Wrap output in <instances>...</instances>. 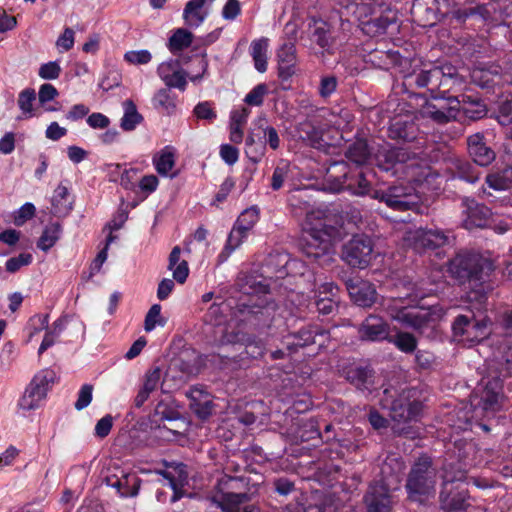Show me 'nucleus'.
<instances>
[{
    "label": "nucleus",
    "mask_w": 512,
    "mask_h": 512,
    "mask_svg": "<svg viewBox=\"0 0 512 512\" xmlns=\"http://www.w3.org/2000/svg\"><path fill=\"white\" fill-rule=\"evenodd\" d=\"M295 215L305 213L303 222V252L308 258L318 260L327 256L333 241L340 237V220L329 209H311V196L307 189H295L288 196Z\"/></svg>",
    "instance_id": "nucleus-1"
},
{
    "label": "nucleus",
    "mask_w": 512,
    "mask_h": 512,
    "mask_svg": "<svg viewBox=\"0 0 512 512\" xmlns=\"http://www.w3.org/2000/svg\"><path fill=\"white\" fill-rule=\"evenodd\" d=\"M493 263L478 253L460 252L449 263V272L460 282H469L471 287L467 299L475 303V308L485 307L487 290L485 278L493 271Z\"/></svg>",
    "instance_id": "nucleus-2"
},
{
    "label": "nucleus",
    "mask_w": 512,
    "mask_h": 512,
    "mask_svg": "<svg viewBox=\"0 0 512 512\" xmlns=\"http://www.w3.org/2000/svg\"><path fill=\"white\" fill-rule=\"evenodd\" d=\"M373 161L385 171L395 169L396 173L401 170L410 181L414 182H421L429 174L415 154L403 147H393L388 143L379 145L374 150Z\"/></svg>",
    "instance_id": "nucleus-3"
},
{
    "label": "nucleus",
    "mask_w": 512,
    "mask_h": 512,
    "mask_svg": "<svg viewBox=\"0 0 512 512\" xmlns=\"http://www.w3.org/2000/svg\"><path fill=\"white\" fill-rule=\"evenodd\" d=\"M437 469L432 459L427 455L420 456L411 466L405 489L408 499L425 503L435 496L437 484Z\"/></svg>",
    "instance_id": "nucleus-4"
},
{
    "label": "nucleus",
    "mask_w": 512,
    "mask_h": 512,
    "mask_svg": "<svg viewBox=\"0 0 512 512\" xmlns=\"http://www.w3.org/2000/svg\"><path fill=\"white\" fill-rule=\"evenodd\" d=\"M325 180L327 189L335 193L347 190L353 195L364 196L370 191V183L363 173L350 172L345 162L333 163L327 169Z\"/></svg>",
    "instance_id": "nucleus-5"
},
{
    "label": "nucleus",
    "mask_w": 512,
    "mask_h": 512,
    "mask_svg": "<svg viewBox=\"0 0 512 512\" xmlns=\"http://www.w3.org/2000/svg\"><path fill=\"white\" fill-rule=\"evenodd\" d=\"M372 198L379 200L396 211L414 210L420 203V196L411 185L396 184L382 190H375Z\"/></svg>",
    "instance_id": "nucleus-6"
},
{
    "label": "nucleus",
    "mask_w": 512,
    "mask_h": 512,
    "mask_svg": "<svg viewBox=\"0 0 512 512\" xmlns=\"http://www.w3.org/2000/svg\"><path fill=\"white\" fill-rule=\"evenodd\" d=\"M418 88H427L431 96L449 84L459 83L456 69L451 65L433 66L430 69L421 70L419 73L408 76Z\"/></svg>",
    "instance_id": "nucleus-7"
},
{
    "label": "nucleus",
    "mask_w": 512,
    "mask_h": 512,
    "mask_svg": "<svg viewBox=\"0 0 512 512\" xmlns=\"http://www.w3.org/2000/svg\"><path fill=\"white\" fill-rule=\"evenodd\" d=\"M491 322L486 317L476 319L475 315L468 317L459 315L453 322V335L458 342L475 344L484 340L490 334Z\"/></svg>",
    "instance_id": "nucleus-8"
},
{
    "label": "nucleus",
    "mask_w": 512,
    "mask_h": 512,
    "mask_svg": "<svg viewBox=\"0 0 512 512\" xmlns=\"http://www.w3.org/2000/svg\"><path fill=\"white\" fill-rule=\"evenodd\" d=\"M55 374L52 370H41L34 375L24 394L18 401V407L23 411H31L39 408L45 399L48 390L54 383Z\"/></svg>",
    "instance_id": "nucleus-9"
},
{
    "label": "nucleus",
    "mask_w": 512,
    "mask_h": 512,
    "mask_svg": "<svg viewBox=\"0 0 512 512\" xmlns=\"http://www.w3.org/2000/svg\"><path fill=\"white\" fill-rule=\"evenodd\" d=\"M373 241L367 235H354L342 249V259L351 267L364 269L373 257Z\"/></svg>",
    "instance_id": "nucleus-10"
},
{
    "label": "nucleus",
    "mask_w": 512,
    "mask_h": 512,
    "mask_svg": "<svg viewBox=\"0 0 512 512\" xmlns=\"http://www.w3.org/2000/svg\"><path fill=\"white\" fill-rule=\"evenodd\" d=\"M422 411V403L418 398V390L408 388L393 400L390 415L394 421L408 422L416 420Z\"/></svg>",
    "instance_id": "nucleus-11"
},
{
    "label": "nucleus",
    "mask_w": 512,
    "mask_h": 512,
    "mask_svg": "<svg viewBox=\"0 0 512 512\" xmlns=\"http://www.w3.org/2000/svg\"><path fill=\"white\" fill-rule=\"evenodd\" d=\"M503 400L502 386L496 379L488 381L479 395L475 394L473 401L475 412L483 416L495 414Z\"/></svg>",
    "instance_id": "nucleus-12"
},
{
    "label": "nucleus",
    "mask_w": 512,
    "mask_h": 512,
    "mask_svg": "<svg viewBox=\"0 0 512 512\" xmlns=\"http://www.w3.org/2000/svg\"><path fill=\"white\" fill-rule=\"evenodd\" d=\"M405 241L416 251H421L444 246L448 242V236L440 229L418 228L408 231Z\"/></svg>",
    "instance_id": "nucleus-13"
},
{
    "label": "nucleus",
    "mask_w": 512,
    "mask_h": 512,
    "mask_svg": "<svg viewBox=\"0 0 512 512\" xmlns=\"http://www.w3.org/2000/svg\"><path fill=\"white\" fill-rule=\"evenodd\" d=\"M230 304L226 301L213 303L204 316V321L207 324L220 328L222 337L221 344H236L243 340V336L239 333H228L222 328L227 322L228 312L230 311Z\"/></svg>",
    "instance_id": "nucleus-14"
},
{
    "label": "nucleus",
    "mask_w": 512,
    "mask_h": 512,
    "mask_svg": "<svg viewBox=\"0 0 512 512\" xmlns=\"http://www.w3.org/2000/svg\"><path fill=\"white\" fill-rule=\"evenodd\" d=\"M330 332L318 325H309L287 338L286 344L289 349L293 347H305L312 344L324 348L329 340Z\"/></svg>",
    "instance_id": "nucleus-15"
},
{
    "label": "nucleus",
    "mask_w": 512,
    "mask_h": 512,
    "mask_svg": "<svg viewBox=\"0 0 512 512\" xmlns=\"http://www.w3.org/2000/svg\"><path fill=\"white\" fill-rule=\"evenodd\" d=\"M364 501L367 512H391L390 489L383 480L374 482L369 486Z\"/></svg>",
    "instance_id": "nucleus-16"
},
{
    "label": "nucleus",
    "mask_w": 512,
    "mask_h": 512,
    "mask_svg": "<svg viewBox=\"0 0 512 512\" xmlns=\"http://www.w3.org/2000/svg\"><path fill=\"white\" fill-rule=\"evenodd\" d=\"M357 332L361 341L380 342L388 339L390 327L382 317L370 314L358 326Z\"/></svg>",
    "instance_id": "nucleus-17"
},
{
    "label": "nucleus",
    "mask_w": 512,
    "mask_h": 512,
    "mask_svg": "<svg viewBox=\"0 0 512 512\" xmlns=\"http://www.w3.org/2000/svg\"><path fill=\"white\" fill-rule=\"evenodd\" d=\"M464 479V474L459 472L458 475L454 477H450L447 473L443 476V485L444 489L440 493V503H441V511L442 512H464L467 503H466V493L464 491H459L457 493L446 494L447 486L453 482H460Z\"/></svg>",
    "instance_id": "nucleus-18"
},
{
    "label": "nucleus",
    "mask_w": 512,
    "mask_h": 512,
    "mask_svg": "<svg viewBox=\"0 0 512 512\" xmlns=\"http://www.w3.org/2000/svg\"><path fill=\"white\" fill-rule=\"evenodd\" d=\"M159 474L167 480V485L173 490L171 502H177L184 497L183 488L188 484V472L183 463H172L166 470L159 471Z\"/></svg>",
    "instance_id": "nucleus-19"
},
{
    "label": "nucleus",
    "mask_w": 512,
    "mask_h": 512,
    "mask_svg": "<svg viewBox=\"0 0 512 512\" xmlns=\"http://www.w3.org/2000/svg\"><path fill=\"white\" fill-rule=\"evenodd\" d=\"M245 294H252L247 301H243V312L251 314L262 313L261 309L268 310L266 297L258 296L257 293H267V285L254 278H246L243 286Z\"/></svg>",
    "instance_id": "nucleus-20"
},
{
    "label": "nucleus",
    "mask_w": 512,
    "mask_h": 512,
    "mask_svg": "<svg viewBox=\"0 0 512 512\" xmlns=\"http://www.w3.org/2000/svg\"><path fill=\"white\" fill-rule=\"evenodd\" d=\"M157 74L169 88H177L184 91L187 86V73L181 67L179 60L170 59L162 62L157 68Z\"/></svg>",
    "instance_id": "nucleus-21"
},
{
    "label": "nucleus",
    "mask_w": 512,
    "mask_h": 512,
    "mask_svg": "<svg viewBox=\"0 0 512 512\" xmlns=\"http://www.w3.org/2000/svg\"><path fill=\"white\" fill-rule=\"evenodd\" d=\"M346 289L351 299L361 307H370L376 300V290L373 284L359 277L346 281Z\"/></svg>",
    "instance_id": "nucleus-22"
},
{
    "label": "nucleus",
    "mask_w": 512,
    "mask_h": 512,
    "mask_svg": "<svg viewBox=\"0 0 512 512\" xmlns=\"http://www.w3.org/2000/svg\"><path fill=\"white\" fill-rule=\"evenodd\" d=\"M391 317L402 325L415 330H423L429 326L430 322V313L426 309L416 307L397 308L395 313H391Z\"/></svg>",
    "instance_id": "nucleus-23"
},
{
    "label": "nucleus",
    "mask_w": 512,
    "mask_h": 512,
    "mask_svg": "<svg viewBox=\"0 0 512 512\" xmlns=\"http://www.w3.org/2000/svg\"><path fill=\"white\" fill-rule=\"evenodd\" d=\"M463 205L465 207L463 211L464 228L472 230L474 228H484L487 226L491 215V211L487 206L478 204L474 200L469 199L464 200Z\"/></svg>",
    "instance_id": "nucleus-24"
},
{
    "label": "nucleus",
    "mask_w": 512,
    "mask_h": 512,
    "mask_svg": "<svg viewBox=\"0 0 512 512\" xmlns=\"http://www.w3.org/2000/svg\"><path fill=\"white\" fill-rule=\"evenodd\" d=\"M469 155L479 166H488L495 159V152L486 145L483 135L477 133L467 138Z\"/></svg>",
    "instance_id": "nucleus-25"
},
{
    "label": "nucleus",
    "mask_w": 512,
    "mask_h": 512,
    "mask_svg": "<svg viewBox=\"0 0 512 512\" xmlns=\"http://www.w3.org/2000/svg\"><path fill=\"white\" fill-rule=\"evenodd\" d=\"M337 292L338 288L333 283H324L321 285L318 298L315 300L316 308L321 314L328 315L334 311Z\"/></svg>",
    "instance_id": "nucleus-26"
},
{
    "label": "nucleus",
    "mask_w": 512,
    "mask_h": 512,
    "mask_svg": "<svg viewBox=\"0 0 512 512\" xmlns=\"http://www.w3.org/2000/svg\"><path fill=\"white\" fill-rule=\"evenodd\" d=\"M309 34L313 42L322 49L329 51L333 40L330 35V26L327 22L314 19L312 23L309 24Z\"/></svg>",
    "instance_id": "nucleus-27"
},
{
    "label": "nucleus",
    "mask_w": 512,
    "mask_h": 512,
    "mask_svg": "<svg viewBox=\"0 0 512 512\" xmlns=\"http://www.w3.org/2000/svg\"><path fill=\"white\" fill-rule=\"evenodd\" d=\"M190 409L201 419H206L212 414V401L207 393L193 389L190 394Z\"/></svg>",
    "instance_id": "nucleus-28"
},
{
    "label": "nucleus",
    "mask_w": 512,
    "mask_h": 512,
    "mask_svg": "<svg viewBox=\"0 0 512 512\" xmlns=\"http://www.w3.org/2000/svg\"><path fill=\"white\" fill-rule=\"evenodd\" d=\"M181 248L175 246L170 252L168 270L173 272V279L179 284L185 283L189 275V266L186 260H180Z\"/></svg>",
    "instance_id": "nucleus-29"
},
{
    "label": "nucleus",
    "mask_w": 512,
    "mask_h": 512,
    "mask_svg": "<svg viewBox=\"0 0 512 512\" xmlns=\"http://www.w3.org/2000/svg\"><path fill=\"white\" fill-rule=\"evenodd\" d=\"M268 47L269 39L266 37L253 40L250 45V55L253 59L254 67L260 73H264L267 70Z\"/></svg>",
    "instance_id": "nucleus-30"
},
{
    "label": "nucleus",
    "mask_w": 512,
    "mask_h": 512,
    "mask_svg": "<svg viewBox=\"0 0 512 512\" xmlns=\"http://www.w3.org/2000/svg\"><path fill=\"white\" fill-rule=\"evenodd\" d=\"M206 0H190L186 3L183 10V19L190 27H199L207 17L203 6Z\"/></svg>",
    "instance_id": "nucleus-31"
},
{
    "label": "nucleus",
    "mask_w": 512,
    "mask_h": 512,
    "mask_svg": "<svg viewBox=\"0 0 512 512\" xmlns=\"http://www.w3.org/2000/svg\"><path fill=\"white\" fill-rule=\"evenodd\" d=\"M346 378L358 389L371 391L373 386V371L368 367L357 366L347 371Z\"/></svg>",
    "instance_id": "nucleus-32"
},
{
    "label": "nucleus",
    "mask_w": 512,
    "mask_h": 512,
    "mask_svg": "<svg viewBox=\"0 0 512 512\" xmlns=\"http://www.w3.org/2000/svg\"><path fill=\"white\" fill-rule=\"evenodd\" d=\"M293 177L292 167L289 161L280 159L271 176L270 187L273 191H278L284 187V184Z\"/></svg>",
    "instance_id": "nucleus-33"
},
{
    "label": "nucleus",
    "mask_w": 512,
    "mask_h": 512,
    "mask_svg": "<svg viewBox=\"0 0 512 512\" xmlns=\"http://www.w3.org/2000/svg\"><path fill=\"white\" fill-rule=\"evenodd\" d=\"M455 84H449L447 87L441 89L437 93L433 94L431 98L436 101V103H430L435 106L439 110L448 111L450 107H454V112H456V119L460 114V99L458 97L450 96L449 91Z\"/></svg>",
    "instance_id": "nucleus-34"
},
{
    "label": "nucleus",
    "mask_w": 512,
    "mask_h": 512,
    "mask_svg": "<svg viewBox=\"0 0 512 512\" xmlns=\"http://www.w3.org/2000/svg\"><path fill=\"white\" fill-rule=\"evenodd\" d=\"M63 229L60 223L53 222L45 226L41 236L37 241V247L47 252L49 251L61 238Z\"/></svg>",
    "instance_id": "nucleus-35"
},
{
    "label": "nucleus",
    "mask_w": 512,
    "mask_h": 512,
    "mask_svg": "<svg viewBox=\"0 0 512 512\" xmlns=\"http://www.w3.org/2000/svg\"><path fill=\"white\" fill-rule=\"evenodd\" d=\"M109 485L115 488L122 497H133L139 492L140 479L134 474H127L110 482Z\"/></svg>",
    "instance_id": "nucleus-36"
},
{
    "label": "nucleus",
    "mask_w": 512,
    "mask_h": 512,
    "mask_svg": "<svg viewBox=\"0 0 512 512\" xmlns=\"http://www.w3.org/2000/svg\"><path fill=\"white\" fill-rule=\"evenodd\" d=\"M152 162L159 175L164 177L168 176L169 172L175 166V153L173 148L166 146L153 156Z\"/></svg>",
    "instance_id": "nucleus-37"
},
{
    "label": "nucleus",
    "mask_w": 512,
    "mask_h": 512,
    "mask_svg": "<svg viewBox=\"0 0 512 512\" xmlns=\"http://www.w3.org/2000/svg\"><path fill=\"white\" fill-rule=\"evenodd\" d=\"M253 130H255L256 133H260V142H262L265 147L268 145L272 150H277L280 147L281 140L279 134L273 126L267 124L266 119H259Z\"/></svg>",
    "instance_id": "nucleus-38"
},
{
    "label": "nucleus",
    "mask_w": 512,
    "mask_h": 512,
    "mask_svg": "<svg viewBox=\"0 0 512 512\" xmlns=\"http://www.w3.org/2000/svg\"><path fill=\"white\" fill-rule=\"evenodd\" d=\"M373 152L374 148H369L366 141L358 140L350 145L346 152V156L350 161L358 165H362L370 159L373 160Z\"/></svg>",
    "instance_id": "nucleus-39"
},
{
    "label": "nucleus",
    "mask_w": 512,
    "mask_h": 512,
    "mask_svg": "<svg viewBox=\"0 0 512 512\" xmlns=\"http://www.w3.org/2000/svg\"><path fill=\"white\" fill-rule=\"evenodd\" d=\"M67 322V317L63 316L54 321L50 328H47L42 343L40 344V347L38 349L39 355H42L48 348L55 344L58 337L65 330Z\"/></svg>",
    "instance_id": "nucleus-40"
},
{
    "label": "nucleus",
    "mask_w": 512,
    "mask_h": 512,
    "mask_svg": "<svg viewBox=\"0 0 512 512\" xmlns=\"http://www.w3.org/2000/svg\"><path fill=\"white\" fill-rule=\"evenodd\" d=\"M124 114L121 118L120 127L124 131H133L143 121L142 115L137 111L135 103L127 99L123 102Z\"/></svg>",
    "instance_id": "nucleus-41"
},
{
    "label": "nucleus",
    "mask_w": 512,
    "mask_h": 512,
    "mask_svg": "<svg viewBox=\"0 0 512 512\" xmlns=\"http://www.w3.org/2000/svg\"><path fill=\"white\" fill-rule=\"evenodd\" d=\"M193 37V34L187 29H175L168 39L167 47L171 53L177 54L191 46L193 43Z\"/></svg>",
    "instance_id": "nucleus-42"
},
{
    "label": "nucleus",
    "mask_w": 512,
    "mask_h": 512,
    "mask_svg": "<svg viewBox=\"0 0 512 512\" xmlns=\"http://www.w3.org/2000/svg\"><path fill=\"white\" fill-rule=\"evenodd\" d=\"M486 183L494 190H507L512 188V167L490 173L486 177Z\"/></svg>",
    "instance_id": "nucleus-43"
},
{
    "label": "nucleus",
    "mask_w": 512,
    "mask_h": 512,
    "mask_svg": "<svg viewBox=\"0 0 512 512\" xmlns=\"http://www.w3.org/2000/svg\"><path fill=\"white\" fill-rule=\"evenodd\" d=\"M277 58L280 66L281 74L286 72L288 75L292 73V68L296 63V47L292 42L284 43L277 51Z\"/></svg>",
    "instance_id": "nucleus-44"
},
{
    "label": "nucleus",
    "mask_w": 512,
    "mask_h": 512,
    "mask_svg": "<svg viewBox=\"0 0 512 512\" xmlns=\"http://www.w3.org/2000/svg\"><path fill=\"white\" fill-rule=\"evenodd\" d=\"M260 133H256L255 130H251L246 138V156L253 162L258 163L265 155V146L262 144Z\"/></svg>",
    "instance_id": "nucleus-45"
},
{
    "label": "nucleus",
    "mask_w": 512,
    "mask_h": 512,
    "mask_svg": "<svg viewBox=\"0 0 512 512\" xmlns=\"http://www.w3.org/2000/svg\"><path fill=\"white\" fill-rule=\"evenodd\" d=\"M471 120L481 119L486 115V106L480 100H471L469 96H462L460 100V113Z\"/></svg>",
    "instance_id": "nucleus-46"
},
{
    "label": "nucleus",
    "mask_w": 512,
    "mask_h": 512,
    "mask_svg": "<svg viewBox=\"0 0 512 512\" xmlns=\"http://www.w3.org/2000/svg\"><path fill=\"white\" fill-rule=\"evenodd\" d=\"M68 188L64 185H58L52 196V207L55 215H65L71 210V203L68 201Z\"/></svg>",
    "instance_id": "nucleus-47"
},
{
    "label": "nucleus",
    "mask_w": 512,
    "mask_h": 512,
    "mask_svg": "<svg viewBox=\"0 0 512 512\" xmlns=\"http://www.w3.org/2000/svg\"><path fill=\"white\" fill-rule=\"evenodd\" d=\"M413 128L412 123L394 119L389 126L388 135L391 139L408 141L413 138Z\"/></svg>",
    "instance_id": "nucleus-48"
},
{
    "label": "nucleus",
    "mask_w": 512,
    "mask_h": 512,
    "mask_svg": "<svg viewBox=\"0 0 512 512\" xmlns=\"http://www.w3.org/2000/svg\"><path fill=\"white\" fill-rule=\"evenodd\" d=\"M454 172L453 177L465 180L469 183H475L479 179V173L472 164L465 160L454 161Z\"/></svg>",
    "instance_id": "nucleus-49"
},
{
    "label": "nucleus",
    "mask_w": 512,
    "mask_h": 512,
    "mask_svg": "<svg viewBox=\"0 0 512 512\" xmlns=\"http://www.w3.org/2000/svg\"><path fill=\"white\" fill-rule=\"evenodd\" d=\"M154 106L162 109L167 114H172L176 109V99L167 88H162L153 97Z\"/></svg>",
    "instance_id": "nucleus-50"
},
{
    "label": "nucleus",
    "mask_w": 512,
    "mask_h": 512,
    "mask_svg": "<svg viewBox=\"0 0 512 512\" xmlns=\"http://www.w3.org/2000/svg\"><path fill=\"white\" fill-rule=\"evenodd\" d=\"M36 99V92L32 88H26L19 93L18 106L25 118L36 116L33 103Z\"/></svg>",
    "instance_id": "nucleus-51"
},
{
    "label": "nucleus",
    "mask_w": 512,
    "mask_h": 512,
    "mask_svg": "<svg viewBox=\"0 0 512 512\" xmlns=\"http://www.w3.org/2000/svg\"><path fill=\"white\" fill-rule=\"evenodd\" d=\"M259 220V209L256 206L245 209L237 218L235 225L242 229V231H249Z\"/></svg>",
    "instance_id": "nucleus-52"
},
{
    "label": "nucleus",
    "mask_w": 512,
    "mask_h": 512,
    "mask_svg": "<svg viewBox=\"0 0 512 512\" xmlns=\"http://www.w3.org/2000/svg\"><path fill=\"white\" fill-rule=\"evenodd\" d=\"M400 351L404 353H412L417 347L416 338L407 332L397 333L392 340H390Z\"/></svg>",
    "instance_id": "nucleus-53"
},
{
    "label": "nucleus",
    "mask_w": 512,
    "mask_h": 512,
    "mask_svg": "<svg viewBox=\"0 0 512 512\" xmlns=\"http://www.w3.org/2000/svg\"><path fill=\"white\" fill-rule=\"evenodd\" d=\"M300 137L311 146H316L321 139L320 131L309 120L303 121L299 126Z\"/></svg>",
    "instance_id": "nucleus-54"
},
{
    "label": "nucleus",
    "mask_w": 512,
    "mask_h": 512,
    "mask_svg": "<svg viewBox=\"0 0 512 512\" xmlns=\"http://www.w3.org/2000/svg\"><path fill=\"white\" fill-rule=\"evenodd\" d=\"M247 236L248 232L242 231L241 228L234 224L228 236L226 245L224 247V252H226L227 255H230L236 248H238L243 243Z\"/></svg>",
    "instance_id": "nucleus-55"
},
{
    "label": "nucleus",
    "mask_w": 512,
    "mask_h": 512,
    "mask_svg": "<svg viewBox=\"0 0 512 512\" xmlns=\"http://www.w3.org/2000/svg\"><path fill=\"white\" fill-rule=\"evenodd\" d=\"M426 114L435 122L440 124L447 123L452 119H456V112H454L453 106L450 107L448 111H444L439 110L435 106L428 103L426 106Z\"/></svg>",
    "instance_id": "nucleus-56"
},
{
    "label": "nucleus",
    "mask_w": 512,
    "mask_h": 512,
    "mask_svg": "<svg viewBox=\"0 0 512 512\" xmlns=\"http://www.w3.org/2000/svg\"><path fill=\"white\" fill-rule=\"evenodd\" d=\"M164 324L165 321L161 317V306L159 304L152 305L145 317V331L151 332L157 325L163 326Z\"/></svg>",
    "instance_id": "nucleus-57"
},
{
    "label": "nucleus",
    "mask_w": 512,
    "mask_h": 512,
    "mask_svg": "<svg viewBox=\"0 0 512 512\" xmlns=\"http://www.w3.org/2000/svg\"><path fill=\"white\" fill-rule=\"evenodd\" d=\"M33 257L30 253H20L15 257L9 258L5 263L7 272L13 274L18 272L22 267L28 266L32 263Z\"/></svg>",
    "instance_id": "nucleus-58"
},
{
    "label": "nucleus",
    "mask_w": 512,
    "mask_h": 512,
    "mask_svg": "<svg viewBox=\"0 0 512 512\" xmlns=\"http://www.w3.org/2000/svg\"><path fill=\"white\" fill-rule=\"evenodd\" d=\"M268 94V87L264 83L256 85L244 98V102L250 106H261L264 97Z\"/></svg>",
    "instance_id": "nucleus-59"
},
{
    "label": "nucleus",
    "mask_w": 512,
    "mask_h": 512,
    "mask_svg": "<svg viewBox=\"0 0 512 512\" xmlns=\"http://www.w3.org/2000/svg\"><path fill=\"white\" fill-rule=\"evenodd\" d=\"M62 72L58 61H49L39 67L38 75L44 80H55L59 78Z\"/></svg>",
    "instance_id": "nucleus-60"
},
{
    "label": "nucleus",
    "mask_w": 512,
    "mask_h": 512,
    "mask_svg": "<svg viewBox=\"0 0 512 512\" xmlns=\"http://www.w3.org/2000/svg\"><path fill=\"white\" fill-rule=\"evenodd\" d=\"M36 208L34 204L27 202L14 212L13 222L16 226H22L28 220L34 217Z\"/></svg>",
    "instance_id": "nucleus-61"
},
{
    "label": "nucleus",
    "mask_w": 512,
    "mask_h": 512,
    "mask_svg": "<svg viewBox=\"0 0 512 512\" xmlns=\"http://www.w3.org/2000/svg\"><path fill=\"white\" fill-rule=\"evenodd\" d=\"M152 59L148 50H131L124 54V60L131 65H145Z\"/></svg>",
    "instance_id": "nucleus-62"
},
{
    "label": "nucleus",
    "mask_w": 512,
    "mask_h": 512,
    "mask_svg": "<svg viewBox=\"0 0 512 512\" xmlns=\"http://www.w3.org/2000/svg\"><path fill=\"white\" fill-rule=\"evenodd\" d=\"M194 115L198 119L207 120L213 122L217 118V113L213 108V104L209 101L199 102L194 107Z\"/></svg>",
    "instance_id": "nucleus-63"
},
{
    "label": "nucleus",
    "mask_w": 512,
    "mask_h": 512,
    "mask_svg": "<svg viewBox=\"0 0 512 512\" xmlns=\"http://www.w3.org/2000/svg\"><path fill=\"white\" fill-rule=\"evenodd\" d=\"M161 379V370L160 368L156 367L149 372H147L144 380V384L142 386V389L147 391L148 393H152L155 391L160 383Z\"/></svg>",
    "instance_id": "nucleus-64"
}]
</instances>
